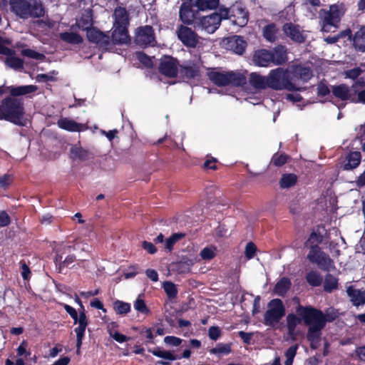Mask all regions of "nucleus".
I'll return each mask as SVG.
<instances>
[{
	"label": "nucleus",
	"instance_id": "nucleus-1",
	"mask_svg": "<svg viewBox=\"0 0 365 365\" xmlns=\"http://www.w3.org/2000/svg\"><path fill=\"white\" fill-rule=\"evenodd\" d=\"M296 312L299 317L294 314L287 316V328L289 335L294 339L296 327L303 320L308 327L307 339L310 343V347L317 349L320 345L322 330L325 327L326 318L322 311L312 307L298 305Z\"/></svg>",
	"mask_w": 365,
	"mask_h": 365
},
{
	"label": "nucleus",
	"instance_id": "nucleus-2",
	"mask_svg": "<svg viewBox=\"0 0 365 365\" xmlns=\"http://www.w3.org/2000/svg\"><path fill=\"white\" fill-rule=\"evenodd\" d=\"M37 89L38 87L34 85L8 87L11 96L4 98L0 103V120H4L20 126L25 125L24 103L14 97L34 93Z\"/></svg>",
	"mask_w": 365,
	"mask_h": 365
},
{
	"label": "nucleus",
	"instance_id": "nucleus-3",
	"mask_svg": "<svg viewBox=\"0 0 365 365\" xmlns=\"http://www.w3.org/2000/svg\"><path fill=\"white\" fill-rule=\"evenodd\" d=\"M11 11L21 19H37L45 15L41 0H9Z\"/></svg>",
	"mask_w": 365,
	"mask_h": 365
},
{
	"label": "nucleus",
	"instance_id": "nucleus-4",
	"mask_svg": "<svg viewBox=\"0 0 365 365\" xmlns=\"http://www.w3.org/2000/svg\"><path fill=\"white\" fill-rule=\"evenodd\" d=\"M208 78L218 86H242L247 82L246 76L241 72L211 69L207 72Z\"/></svg>",
	"mask_w": 365,
	"mask_h": 365
},
{
	"label": "nucleus",
	"instance_id": "nucleus-5",
	"mask_svg": "<svg viewBox=\"0 0 365 365\" xmlns=\"http://www.w3.org/2000/svg\"><path fill=\"white\" fill-rule=\"evenodd\" d=\"M346 9L342 4H332L328 10L321 9L319 12L322 31L329 32L331 28L337 29Z\"/></svg>",
	"mask_w": 365,
	"mask_h": 365
},
{
	"label": "nucleus",
	"instance_id": "nucleus-6",
	"mask_svg": "<svg viewBox=\"0 0 365 365\" xmlns=\"http://www.w3.org/2000/svg\"><path fill=\"white\" fill-rule=\"evenodd\" d=\"M268 76V87L276 90L298 91V86L290 80L288 69L277 68L271 70Z\"/></svg>",
	"mask_w": 365,
	"mask_h": 365
},
{
	"label": "nucleus",
	"instance_id": "nucleus-7",
	"mask_svg": "<svg viewBox=\"0 0 365 365\" xmlns=\"http://www.w3.org/2000/svg\"><path fill=\"white\" fill-rule=\"evenodd\" d=\"M285 314L284 306L279 299H274L268 304V309L264 314V324L274 326L277 324Z\"/></svg>",
	"mask_w": 365,
	"mask_h": 365
},
{
	"label": "nucleus",
	"instance_id": "nucleus-8",
	"mask_svg": "<svg viewBox=\"0 0 365 365\" xmlns=\"http://www.w3.org/2000/svg\"><path fill=\"white\" fill-rule=\"evenodd\" d=\"M307 259L324 270L329 271L334 267L332 259L327 254L322 252L317 245H312L310 247L309 252L307 255Z\"/></svg>",
	"mask_w": 365,
	"mask_h": 365
},
{
	"label": "nucleus",
	"instance_id": "nucleus-9",
	"mask_svg": "<svg viewBox=\"0 0 365 365\" xmlns=\"http://www.w3.org/2000/svg\"><path fill=\"white\" fill-rule=\"evenodd\" d=\"M288 71L290 80L298 86V91L301 89V83L307 82L312 77L311 69L300 64L291 66Z\"/></svg>",
	"mask_w": 365,
	"mask_h": 365
},
{
	"label": "nucleus",
	"instance_id": "nucleus-10",
	"mask_svg": "<svg viewBox=\"0 0 365 365\" xmlns=\"http://www.w3.org/2000/svg\"><path fill=\"white\" fill-rule=\"evenodd\" d=\"M228 19L233 25L239 27L245 26L249 20V13L240 4L233 5L229 11Z\"/></svg>",
	"mask_w": 365,
	"mask_h": 365
},
{
	"label": "nucleus",
	"instance_id": "nucleus-11",
	"mask_svg": "<svg viewBox=\"0 0 365 365\" xmlns=\"http://www.w3.org/2000/svg\"><path fill=\"white\" fill-rule=\"evenodd\" d=\"M87 38L89 41L97 44L100 48L105 50L111 49V41L109 36L103 33L96 28H91L87 30Z\"/></svg>",
	"mask_w": 365,
	"mask_h": 365
},
{
	"label": "nucleus",
	"instance_id": "nucleus-12",
	"mask_svg": "<svg viewBox=\"0 0 365 365\" xmlns=\"http://www.w3.org/2000/svg\"><path fill=\"white\" fill-rule=\"evenodd\" d=\"M135 41L140 46L154 45L155 42L153 29L150 26L139 27L136 29Z\"/></svg>",
	"mask_w": 365,
	"mask_h": 365
},
{
	"label": "nucleus",
	"instance_id": "nucleus-13",
	"mask_svg": "<svg viewBox=\"0 0 365 365\" xmlns=\"http://www.w3.org/2000/svg\"><path fill=\"white\" fill-rule=\"evenodd\" d=\"M177 35L181 42L186 46L195 48L199 42V36L192 29L180 26L177 31Z\"/></svg>",
	"mask_w": 365,
	"mask_h": 365
},
{
	"label": "nucleus",
	"instance_id": "nucleus-14",
	"mask_svg": "<svg viewBox=\"0 0 365 365\" xmlns=\"http://www.w3.org/2000/svg\"><path fill=\"white\" fill-rule=\"evenodd\" d=\"M221 21V16L217 13H213L202 17L200 19L198 27L209 34H212L219 27Z\"/></svg>",
	"mask_w": 365,
	"mask_h": 365
},
{
	"label": "nucleus",
	"instance_id": "nucleus-15",
	"mask_svg": "<svg viewBox=\"0 0 365 365\" xmlns=\"http://www.w3.org/2000/svg\"><path fill=\"white\" fill-rule=\"evenodd\" d=\"M224 44L227 49L241 55L247 47V42L240 36H232L225 38Z\"/></svg>",
	"mask_w": 365,
	"mask_h": 365
},
{
	"label": "nucleus",
	"instance_id": "nucleus-16",
	"mask_svg": "<svg viewBox=\"0 0 365 365\" xmlns=\"http://www.w3.org/2000/svg\"><path fill=\"white\" fill-rule=\"evenodd\" d=\"M160 72L168 77H175L178 73V63L175 59L165 56L161 59Z\"/></svg>",
	"mask_w": 365,
	"mask_h": 365
},
{
	"label": "nucleus",
	"instance_id": "nucleus-17",
	"mask_svg": "<svg viewBox=\"0 0 365 365\" xmlns=\"http://www.w3.org/2000/svg\"><path fill=\"white\" fill-rule=\"evenodd\" d=\"M361 159V153L353 151L346 155L341 160V168L344 170H351L359 166Z\"/></svg>",
	"mask_w": 365,
	"mask_h": 365
},
{
	"label": "nucleus",
	"instance_id": "nucleus-18",
	"mask_svg": "<svg viewBox=\"0 0 365 365\" xmlns=\"http://www.w3.org/2000/svg\"><path fill=\"white\" fill-rule=\"evenodd\" d=\"M193 4L190 2H184L181 4L179 11L180 20L185 24H192L196 18V12L193 9Z\"/></svg>",
	"mask_w": 365,
	"mask_h": 365
},
{
	"label": "nucleus",
	"instance_id": "nucleus-19",
	"mask_svg": "<svg viewBox=\"0 0 365 365\" xmlns=\"http://www.w3.org/2000/svg\"><path fill=\"white\" fill-rule=\"evenodd\" d=\"M331 91L336 98L341 101H349L352 103V99H354V84L351 88L346 84L334 86H332Z\"/></svg>",
	"mask_w": 365,
	"mask_h": 365
},
{
	"label": "nucleus",
	"instance_id": "nucleus-20",
	"mask_svg": "<svg viewBox=\"0 0 365 365\" xmlns=\"http://www.w3.org/2000/svg\"><path fill=\"white\" fill-rule=\"evenodd\" d=\"M112 36L110 38L111 48L115 44H127L130 42L127 28L113 26Z\"/></svg>",
	"mask_w": 365,
	"mask_h": 365
},
{
	"label": "nucleus",
	"instance_id": "nucleus-21",
	"mask_svg": "<svg viewBox=\"0 0 365 365\" xmlns=\"http://www.w3.org/2000/svg\"><path fill=\"white\" fill-rule=\"evenodd\" d=\"M271 51L260 49L255 52L252 61L253 63L261 67H267L272 63Z\"/></svg>",
	"mask_w": 365,
	"mask_h": 365
},
{
	"label": "nucleus",
	"instance_id": "nucleus-22",
	"mask_svg": "<svg viewBox=\"0 0 365 365\" xmlns=\"http://www.w3.org/2000/svg\"><path fill=\"white\" fill-rule=\"evenodd\" d=\"M283 31L286 36L289 37L293 41L297 42H302L304 36L299 26L292 23L285 24L283 26Z\"/></svg>",
	"mask_w": 365,
	"mask_h": 365
},
{
	"label": "nucleus",
	"instance_id": "nucleus-23",
	"mask_svg": "<svg viewBox=\"0 0 365 365\" xmlns=\"http://www.w3.org/2000/svg\"><path fill=\"white\" fill-rule=\"evenodd\" d=\"M114 23L113 26L125 27L129 24V17L126 9L124 7L118 6L115 8L113 13Z\"/></svg>",
	"mask_w": 365,
	"mask_h": 365
},
{
	"label": "nucleus",
	"instance_id": "nucleus-24",
	"mask_svg": "<svg viewBox=\"0 0 365 365\" xmlns=\"http://www.w3.org/2000/svg\"><path fill=\"white\" fill-rule=\"evenodd\" d=\"M149 352L152 353L154 356L164 359L158 363L162 365H169L170 361H175L178 359L172 351L162 349L160 347H156L153 349H149Z\"/></svg>",
	"mask_w": 365,
	"mask_h": 365
},
{
	"label": "nucleus",
	"instance_id": "nucleus-25",
	"mask_svg": "<svg viewBox=\"0 0 365 365\" xmlns=\"http://www.w3.org/2000/svg\"><path fill=\"white\" fill-rule=\"evenodd\" d=\"M354 49L361 53L365 52V26H362L352 37Z\"/></svg>",
	"mask_w": 365,
	"mask_h": 365
},
{
	"label": "nucleus",
	"instance_id": "nucleus-26",
	"mask_svg": "<svg viewBox=\"0 0 365 365\" xmlns=\"http://www.w3.org/2000/svg\"><path fill=\"white\" fill-rule=\"evenodd\" d=\"M352 103L365 104V81L358 80L354 83Z\"/></svg>",
	"mask_w": 365,
	"mask_h": 365
},
{
	"label": "nucleus",
	"instance_id": "nucleus-27",
	"mask_svg": "<svg viewBox=\"0 0 365 365\" xmlns=\"http://www.w3.org/2000/svg\"><path fill=\"white\" fill-rule=\"evenodd\" d=\"M351 302L354 306H359L365 304V290L358 289L349 287L346 290Z\"/></svg>",
	"mask_w": 365,
	"mask_h": 365
},
{
	"label": "nucleus",
	"instance_id": "nucleus-28",
	"mask_svg": "<svg viewBox=\"0 0 365 365\" xmlns=\"http://www.w3.org/2000/svg\"><path fill=\"white\" fill-rule=\"evenodd\" d=\"M249 82L256 89L262 90L269 88L268 76H263L257 73H252L250 75Z\"/></svg>",
	"mask_w": 365,
	"mask_h": 365
},
{
	"label": "nucleus",
	"instance_id": "nucleus-29",
	"mask_svg": "<svg viewBox=\"0 0 365 365\" xmlns=\"http://www.w3.org/2000/svg\"><path fill=\"white\" fill-rule=\"evenodd\" d=\"M58 126L70 132L80 131L83 125L68 118H61L57 122Z\"/></svg>",
	"mask_w": 365,
	"mask_h": 365
},
{
	"label": "nucleus",
	"instance_id": "nucleus-30",
	"mask_svg": "<svg viewBox=\"0 0 365 365\" xmlns=\"http://www.w3.org/2000/svg\"><path fill=\"white\" fill-rule=\"evenodd\" d=\"M272 63L274 65H281L287 61V51L283 46H278L271 51Z\"/></svg>",
	"mask_w": 365,
	"mask_h": 365
},
{
	"label": "nucleus",
	"instance_id": "nucleus-31",
	"mask_svg": "<svg viewBox=\"0 0 365 365\" xmlns=\"http://www.w3.org/2000/svg\"><path fill=\"white\" fill-rule=\"evenodd\" d=\"M64 252H70L73 251L90 252L91 246L84 240H76L73 245H67L63 247Z\"/></svg>",
	"mask_w": 365,
	"mask_h": 365
},
{
	"label": "nucleus",
	"instance_id": "nucleus-32",
	"mask_svg": "<svg viewBox=\"0 0 365 365\" xmlns=\"http://www.w3.org/2000/svg\"><path fill=\"white\" fill-rule=\"evenodd\" d=\"M290 286V280L287 277H283L276 284L274 292L279 296H284L289 289Z\"/></svg>",
	"mask_w": 365,
	"mask_h": 365
},
{
	"label": "nucleus",
	"instance_id": "nucleus-33",
	"mask_svg": "<svg viewBox=\"0 0 365 365\" xmlns=\"http://www.w3.org/2000/svg\"><path fill=\"white\" fill-rule=\"evenodd\" d=\"M278 30L274 24L267 25L263 29V36L266 40L274 42L277 39Z\"/></svg>",
	"mask_w": 365,
	"mask_h": 365
},
{
	"label": "nucleus",
	"instance_id": "nucleus-34",
	"mask_svg": "<svg viewBox=\"0 0 365 365\" xmlns=\"http://www.w3.org/2000/svg\"><path fill=\"white\" fill-rule=\"evenodd\" d=\"M180 73L187 78H195L199 75V67L195 64L183 66L181 67Z\"/></svg>",
	"mask_w": 365,
	"mask_h": 365
},
{
	"label": "nucleus",
	"instance_id": "nucleus-35",
	"mask_svg": "<svg viewBox=\"0 0 365 365\" xmlns=\"http://www.w3.org/2000/svg\"><path fill=\"white\" fill-rule=\"evenodd\" d=\"M61 40L66 43L78 44L83 41L80 35L73 32H63L59 35Z\"/></svg>",
	"mask_w": 365,
	"mask_h": 365
},
{
	"label": "nucleus",
	"instance_id": "nucleus-36",
	"mask_svg": "<svg viewBox=\"0 0 365 365\" xmlns=\"http://www.w3.org/2000/svg\"><path fill=\"white\" fill-rule=\"evenodd\" d=\"M14 53H15L14 51ZM14 53L12 55L7 56L8 57L5 59L4 62L7 66L13 69H21L23 68V61L17 57L14 56Z\"/></svg>",
	"mask_w": 365,
	"mask_h": 365
},
{
	"label": "nucleus",
	"instance_id": "nucleus-37",
	"mask_svg": "<svg viewBox=\"0 0 365 365\" xmlns=\"http://www.w3.org/2000/svg\"><path fill=\"white\" fill-rule=\"evenodd\" d=\"M338 286L337 279L331 274H327L324 282V289L326 292H331L336 289Z\"/></svg>",
	"mask_w": 365,
	"mask_h": 365
},
{
	"label": "nucleus",
	"instance_id": "nucleus-38",
	"mask_svg": "<svg viewBox=\"0 0 365 365\" xmlns=\"http://www.w3.org/2000/svg\"><path fill=\"white\" fill-rule=\"evenodd\" d=\"M71 155L73 160H84L88 157V151L79 146H73L71 149Z\"/></svg>",
	"mask_w": 365,
	"mask_h": 365
},
{
	"label": "nucleus",
	"instance_id": "nucleus-39",
	"mask_svg": "<svg viewBox=\"0 0 365 365\" xmlns=\"http://www.w3.org/2000/svg\"><path fill=\"white\" fill-rule=\"evenodd\" d=\"M297 182V176L294 174H286L282 175L280 180L282 188H288L293 186Z\"/></svg>",
	"mask_w": 365,
	"mask_h": 365
},
{
	"label": "nucleus",
	"instance_id": "nucleus-40",
	"mask_svg": "<svg viewBox=\"0 0 365 365\" xmlns=\"http://www.w3.org/2000/svg\"><path fill=\"white\" fill-rule=\"evenodd\" d=\"M113 309L118 314H124L130 312V305L128 303L117 300L113 304Z\"/></svg>",
	"mask_w": 365,
	"mask_h": 365
},
{
	"label": "nucleus",
	"instance_id": "nucleus-41",
	"mask_svg": "<svg viewBox=\"0 0 365 365\" xmlns=\"http://www.w3.org/2000/svg\"><path fill=\"white\" fill-rule=\"evenodd\" d=\"M216 247L208 246L204 247L200 253V256L204 260H211L216 256Z\"/></svg>",
	"mask_w": 365,
	"mask_h": 365
},
{
	"label": "nucleus",
	"instance_id": "nucleus-42",
	"mask_svg": "<svg viewBox=\"0 0 365 365\" xmlns=\"http://www.w3.org/2000/svg\"><path fill=\"white\" fill-rule=\"evenodd\" d=\"M185 234L183 233H174L169 238H168L165 241V248L170 252L174 245L184 237Z\"/></svg>",
	"mask_w": 365,
	"mask_h": 365
},
{
	"label": "nucleus",
	"instance_id": "nucleus-43",
	"mask_svg": "<svg viewBox=\"0 0 365 365\" xmlns=\"http://www.w3.org/2000/svg\"><path fill=\"white\" fill-rule=\"evenodd\" d=\"M307 282L312 286H319L321 284L322 278L317 272L312 271L307 274Z\"/></svg>",
	"mask_w": 365,
	"mask_h": 365
},
{
	"label": "nucleus",
	"instance_id": "nucleus-44",
	"mask_svg": "<svg viewBox=\"0 0 365 365\" xmlns=\"http://www.w3.org/2000/svg\"><path fill=\"white\" fill-rule=\"evenodd\" d=\"M231 351L229 344H218L216 346L210 350L213 354H227Z\"/></svg>",
	"mask_w": 365,
	"mask_h": 365
},
{
	"label": "nucleus",
	"instance_id": "nucleus-45",
	"mask_svg": "<svg viewBox=\"0 0 365 365\" xmlns=\"http://www.w3.org/2000/svg\"><path fill=\"white\" fill-rule=\"evenodd\" d=\"M297 349V345H294L287 349V351L285 352V356L287 359L284 362V365H292L293 359L296 356Z\"/></svg>",
	"mask_w": 365,
	"mask_h": 365
},
{
	"label": "nucleus",
	"instance_id": "nucleus-46",
	"mask_svg": "<svg viewBox=\"0 0 365 365\" xmlns=\"http://www.w3.org/2000/svg\"><path fill=\"white\" fill-rule=\"evenodd\" d=\"M10 43V40L0 37V54L9 56L14 53L13 50L6 46V45H9Z\"/></svg>",
	"mask_w": 365,
	"mask_h": 365
},
{
	"label": "nucleus",
	"instance_id": "nucleus-47",
	"mask_svg": "<svg viewBox=\"0 0 365 365\" xmlns=\"http://www.w3.org/2000/svg\"><path fill=\"white\" fill-rule=\"evenodd\" d=\"M163 288L170 298H175L176 297L178 291L175 285L173 283L170 282H166L163 284Z\"/></svg>",
	"mask_w": 365,
	"mask_h": 365
},
{
	"label": "nucleus",
	"instance_id": "nucleus-48",
	"mask_svg": "<svg viewBox=\"0 0 365 365\" xmlns=\"http://www.w3.org/2000/svg\"><path fill=\"white\" fill-rule=\"evenodd\" d=\"M136 56L139 61L146 67H151L153 66L152 58L148 56L146 54L138 52L136 53Z\"/></svg>",
	"mask_w": 365,
	"mask_h": 365
},
{
	"label": "nucleus",
	"instance_id": "nucleus-49",
	"mask_svg": "<svg viewBox=\"0 0 365 365\" xmlns=\"http://www.w3.org/2000/svg\"><path fill=\"white\" fill-rule=\"evenodd\" d=\"M134 308L138 312L143 313V314H147L148 313L149 310L145 305L144 301L141 299L140 298H138L135 303H134Z\"/></svg>",
	"mask_w": 365,
	"mask_h": 365
},
{
	"label": "nucleus",
	"instance_id": "nucleus-50",
	"mask_svg": "<svg viewBox=\"0 0 365 365\" xmlns=\"http://www.w3.org/2000/svg\"><path fill=\"white\" fill-rule=\"evenodd\" d=\"M256 250H257V247L253 242L247 243L245 247V257L248 259L253 258L255 256V254L256 252Z\"/></svg>",
	"mask_w": 365,
	"mask_h": 365
},
{
	"label": "nucleus",
	"instance_id": "nucleus-51",
	"mask_svg": "<svg viewBox=\"0 0 365 365\" xmlns=\"http://www.w3.org/2000/svg\"><path fill=\"white\" fill-rule=\"evenodd\" d=\"M164 342L173 346H178L181 344L182 339L173 336H167L164 338Z\"/></svg>",
	"mask_w": 365,
	"mask_h": 365
},
{
	"label": "nucleus",
	"instance_id": "nucleus-52",
	"mask_svg": "<svg viewBox=\"0 0 365 365\" xmlns=\"http://www.w3.org/2000/svg\"><path fill=\"white\" fill-rule=\"evenodd\" d=\"M21 53L25 56H28L35 59H41L42 57H43V54L38 53L31 49H24L22 51Z\"/></svg>",
	"mask_w": 365,
	"mask_h": 365
},
{
	"label": "nucleus",
	"instance_id": "nucleus-53",
	"mask_svg": "<svg viewBox=\"0 0 365 365\" xmlns=\"http://www.w3.org/2000/svg\"><path fill=\"white\" fill-rule=\"evenodd\" d=\"M322 242V236L320 235H318L315 232H312L308 240H307V244H310V247L312 245H317V244L320 243Z\"/></svg>",
	"mask_w": 365,
	"mask_h": 365
},
{
	"label": "nucleus",
	"instance_id": "nucleus-54",
	"mask_svg": "<svg viewBox=\"0 0 365 365\" xmlns=\"http://www.w3.org/2000/svg\"><path fill=\"white\" fill-rule=\"evenodd\" d=\"M287 157L284 155H274L272 162L274 165L277 166H281L284 165L287 162Z\"/></svg>",
	"mask_w": 365,
	"mask_h": 365
},
{
	"label": "nucleus",
	"instance_id": "nucleus-55",
	"mask_svg": "<svg viewBox=\"0 0 365 365\" xmlns=\"http://www.w3.org/2000/svg\"><path fill=\"white\" fill-rule=\"evenodd\" d=\"M330 93V90L327 84L321 82L317 86V93L319 96H324Z\"/></svg>",
	"mask_w": 365,
	"mask_h": 365
},
{
	"label": "nucleus",
	"instance_id": "nucleus-56",
	"mask_svg": "<svg viewBox=\"0 0 365 365\" xmlns=\"http://www.w3.org/2000/svg\"><path fill=\"white\" fill-rule=\"evenodd\" d=\"M361 71H362L359 68H354L346 71L345 75L346 78L355 79L360 76Z\"/></svg>",
	"mask_w": 365,
	"mask_h": 365
},
{
	"label": "nucleus",
	"instance_id": "nucleus-57",
	"mask_svg": "<svg viewBox=\"0 0 365 365\" xmlns=\"http://www.w3.org/2000/svg\"><path fill=\"white\" fill-rule=\"evenodd\" d=\"M73 320L75 324H81L82 325H88V320L86 314L84 313V311H81L79 315L77 314V317L73 319Z\"/></svg>",
	"mask_w": 365,
	"mask_h": 365
},
{
	"label": "nucleus",
	"instance_id": "nucleus-58",
	"mask_svg": "<svg viewBox=\"0 0 365 365\" xmlns=\"http://www.w3.org/2000/svg\"><path fill=\"white\" fill-rule=\"evenodd\" d=\"M220 334V331L217 327H211L208 330L209 337L212 340L218 339Z\"/></svg>",
	"mask_w": 365,
	"mask_h": 365
},
{
	"label": "nucleus",
	"instance_id": "nucleus-59",
	"mask_svg": "<svg viewBox=\"0 0 365 365\" xmlns=\"http://www.w3.org/2000/svg\"><path fill=\"white\" fill-rule=\"evenodd\" d=\"M10 223V218L8 214L4 211L0 212V227H4Z\"/></svg>",
	"mask_w": 365,
	"mask_h": 365
},
{
	"label": "nucleus",
	"instance_id": "nucleus-60",
	"mask_svg": "<svg viewBox=\"0 0 365 365\" xmlns=\"http://www.w3.org/2000/svg\"><path fill=\"white\" fill-rule=\"evenodd\" d=\"M142 246L150 254H154L157 251V249L151 242L144 241Z\"/></svg>",
	"mask_w": 365,
	"mask_h": 365
},
{
	"label": "nucleus",
	"instance_id": "nucleus-61",
	"mask_svg": "<svg viewBox=\"0 0 365 365\" xmlns=\"http://www.w3.org/2000/svg\"><path fill=\"white\" fill-rule=\"evenodd\" d=\"M145 274L153 282H157L158 280V274L155 269H148L146 270Z\"/></svg>",
	"mask_w": 365,
	"mask_h": 365
},
{
	"label": "nucleus",
	"instance_id": "nucleus-62",
	"mask_svg": "<svg viewBox=\"0 0 365 365\" xmlns=\"http://www.w3.org/2000/svg\"><path fill=\"white\" fill-rule=\"evenodd\" d=\"M91 306L92 307L101 309L103 312H106V309L103 307V303L98 299H94L91 302Z\"/></svg>",
	"mask_w": 365,
	"mask_h": 365
},
{
	"label": "nucleus",
	"instance_id": "nucleus-63",
	"mask_svg": "<svg viewBox=\"0 0 365 365\" xmlns=\"http://www.w3.org/2000/svg\"><path fill=\"white\" fill-rule=\"evenodd\" d=\"M238 335L241 337L243 341L246 344H250L252 339L251 333H246L243 331H240L238 332Z\"/></svg>",
	"mask_w": 365,
	"mask_h": 365
},
{
	"label": "nucleus",
	"instance_id": "nucleus-64",
	"mask_svg": "<svg viewBox=\"0 0 365 365\" xmlns=\"http://www.w3.org/2000/svg\"><path fill=\"white\" fill-rule=\"evenodd\" d=\"M63 307L73 319L77 317L78 314L74 308L68 304H63Z\"/></svg>",
	"mask_w": 365,
	"mask_h": 365
}]
</instances>
